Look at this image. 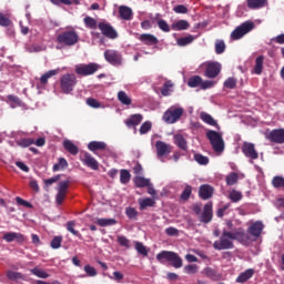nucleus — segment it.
Returning <instances> with one entry per match:
<instances>
[{"mask_svg": "<svg viewBox=\"0 0 284 284\" xmlns=\"http://www.w3.org/2000/svg\"><path fill=\"white\" fill-rule=\"evenodd\" d=\"M234 241H239V243L245 245V243L250 241V235L245 233L244 229L241 227L234 230L233 232L223 230L220 240L213 243V247L219 252L223 250H234Z\"/></svg>", "mask_w": 284, "mask_h": 284, "instance_id": "nucleus-1", "label": "nucleus"}, {"mask_svg": "<svg viewBox=\"0 0 284 284\" xmlns=\"http://www.w3.org/2000/svg\"><path fill=\"white\" fill-rule=\"evenodd\" d=\"M156 261L162 265H165V263H171L172 267H175V270L183 267V258L179 256V253L172 251H162L158 253Z\"/></svg>", "mask_w": 284, "mask_h": 284, "instance_id": "nucleus-2", "label": "nucleus"}, {"mask_svg": "<svg viewBox=\"0 0 284 284\" xmlns=\"http://www.w3.org/2000/svg\"><path fill=\"white\" fill-rule=\"evenodd\" d=\"M206 139H209L214 152H223L225 150V142L221 133L210 130L206 132Z\"/></svg>", "mask_w": 284, "mask_h": 284, "instance_id": "nucleus-3", "label": "nucleus"}, {"mask_svg": "<svg viewBox=\"0 0 284 284\" xmlns=\"http://www.w3.org/2000/svg\"><path fill=\"white\" fill-rule=\"evenodd\" d=\"M77 85V75L74 73L63 74L60 79V88L64 94H70Z\"/></svg>", "mask_w": 284, "mask_h": 284, "instance_id": "nucleus-4", "label": "nucleus"}, {"mask_svg": "<svg viewBox=\"0 0 284 284\" xmlns=\"http://www.w3.org/2000/svg\"><path fill=\"white\" fill-rule=\"evenodd\" d=\"M254 28H255L254 22L245 21L232 31L231 39L233 41H239V39H243L245 34H248V32H252Z\"/></svg>", "mask_w": 284, "mask_h": 284, "instance_id": "nucleus-5", "label": "nucleus"}, {"mask_svg": "<svg viewBox=\"0 0 284 284\" xmlns=\"http://www.w3.org/2000/svg\"><path fill=\"white\" fill-rule=\"evenodd\" d=\"M57 42L62 45H77L79 43V34L75 31H63L57 36Z\"/></svg>", "mask_w": 284, "mask_h": 284, "instance_id": "nucleus-6", "label": "nucleus"}, {"mask_svg": "<svg viewBox=\"0 0 284 284\" xmlns=\"http://www.w3.org/2000/svg\"><path fill=\"white\" fill-rule=\"evenodd\" d=\"M183 116V108L171 106L163 114V121L172 124Z\"/></svg>", "mask_w": 284, "mask_h": 284, "instance_id": "nucleus-7", "label": "nucleus"}, {"mask_svg": "<svg viewBox=\"0 0 284 284\" xmlns=\"http://www.w3.org/2000/svg\"><path fill=\"white\" fill-rule=\"evenodd\" d=\"M104 59L111 65H123V55L121 52L114 49H108L104 51Z\"/></svg>", "mask_w": 284, "mask_h": 284, "instance_id": "nucleus-8", "label": "nucleus"}, {"mask_svg": "<svg viewBox=\"0 0 284 284\" xmlns=\"http://www.w3.org/2000/svg\"><path fill=\"white\" fill-rule=\"evenodd\" d=\"M101 65L98 63H89V64H80L75 67V74H79L80 77H90L94 74Z\"/></svg>", "mask_w": 284, "mask_h": 284, "instance_id": "nucleus-9", "label": "nucleus"}, {"mask_svg": "<svg viewBox=\"0 0 284 284\" xmlns=\"http://www.w3.org/2000/svg\"><path fill=\"white\" fill-rule=\"evenodd\" d=\"M98 28L101 31V34L106 39H119V32H116V29H114L112 24L108 22H99Z\"/></svg>", "mask_w": 284, "mask_h": 284, "instance_id": "nucleus-10", "label": "nucleus"}, {"mask_svg": "<svg viewBox=\"0 0 284 284\" xmlns=\"http://www.w3.org/2000/svg\"><path fill=\"white\" fill-rule=\"evenodd\" d=\"M68 187H70V180H65L59 183L58 194L55 196V201L58 205H62L65 196L68 194Z\"/></svg>", "mask_w": 284, "mask_h": 284, "instance_id": "nucleus-11", "label": "nucleus"}, {"mask_svg": "<svg viewBox=\"0 0 284 284\" xmlns=\"http://www.w3.org/2000/svg\"><path fill=\"white\" fill-rule=\"evenodd\" d=\"M242 152L246 159H251L252 161H256L258 159V152L254 146V143L244 142L242 145Z\"/></svg>", "mask_w": 284, "mask_h": 284, "instance_id": "nucleus-12", "label": "nucleus"}, {"mask_svg": "<svg viewBox=\"0 0 284 284\" xmlns=\"http://www.w3.org/2000/svg\"><path fill=\"white\" fill-rule=\"evenodd\" d=\"M263 230H265V224H263L261 221H256L251 223L247 229V233L254 239H258L261 234H263Z\"/></svg>", "mask_w": 284, "mask_h": 284, "instance_id": "nucleus-13", "label": "nucleus"}, {"mask_svg": "<svg viewBox=\"0 0 284 284\" xmlns=\"http://www.w3.org/2000/svg\"><path fill=\"white\" fill-rule=\"evenodd\" d=\"M217 74H221V63L210 62L205 69V77L207 79H216Z\"/></svg>", "mask_w": 284, "mask_h": 284, "instance_id": "nucleus-14", "label": "nucleus"}, {"mask_svg": "<svg viewBox=\"0 0 284 284\" xmlns=\"http://www.w3.org/2000/svg\"><path fill=\"white\" fill-rule=\"evenodd\" d=\"M267 139L272 142V143H280L283 144L284 143V129H274L268 133Z\"/></svg>", "mask_w": 284, "mask_h": 284, "instance_id": "nucleus-15", "label": "nucleus"}, {"mask_svg": "<svg viewBox=\"0 0 284 284\" xmlns=\"http://www.w3.org/2000/svg\"><path fill=\"white\" fill-rule=\"evenodd\" d=\"M155 150H156L158 156H168V154H170V152H172V145H170L163 141H156Z\"/></svg>", "mask_w": 284, "mask_h": 284, "instance_id": "nucleus-16", "label": "nucleus"}, {"mask_svg": "<svg viewBox=\"0 0 284 284\" xmlns=\"http://www.w3.org/2000/svg\"><path fill=\"white\" fill-rule=\"evenodd\" d=\"M212 202H209L204 205L203 212L199 216L201 223H210L212 221Z\"/></svg>", "mask_w": 284, "mask_h": 284, "instance_id": "nucleus-17", "label": "nucleus"}, {"mask_svg": "<svg viewBox=\"0 0 284 284\" xmlns=\"http://www.w3.org/2000/svg\"><path fill=\"white\" fill-rule=\"evenodd\" d=\"M81 161L84 165H87V168H90V170H99V161H97L92 154L84 153Z\"/></svg>", "mask_w": 284, "mask_h": 284, "instance_id": "nucleus-18", "label": "nucleus"}, {"mask_svg": "<svg viewBox=\"0 0 284 284\" xmlns=\"http://www.w3.org/2000/svg\"><path fill=\"white\" fill-rule=\"evenodd\" d=\"M139 41L141 43H144V45H158L159 44V38L152 33H142L139 37Z\"/></svg>", "mask_w": 284, "mask_h": 284, "instance_id": "nucleus-19", "label": "nucleus"}, {"mask_svg": "<svg viewBox=\"0 0 284 284\" xmlns=\"http://www.w3.org/2000/svg\"><path fill=\"white\" fill-rule=\"evenodd\" d=\"M2 239L7 243H12L13 241H17L18 243H23V241H26L23 234L17 232H7L3 234Z\"/></svg>", "mask_w": 284, "mask_h": 284, "instance_id": "nucleus-20", "label": "nucleus"}, {"mask_svg": "<svg viewBox=\"0 0 284 284\" xmlns=\"http://www.w3.org/2000/svg\"><path fill=\"white\" fill-rule=\"evenodd\" d=\"M212 194H214V187L210 184H203L200 186L199 196L203 199V201H207V199H212Z\"/></svg>", "mask_w": 284, "mask_h": 284, "instance_id": "nucleus-21", "label": "nucleus"}, {"mask_svg": "<svg viewBox=\"0 0 284 284\" xmlns=\"http://www.w3.org/2000/svg\"><path fill=\"white\" fill-rule=\"evenodd\" d=\"M119 14H120V19H122L123 21H132L134 17V12L132 11V8L128 6H120Z\"/></svg>", "mask_w": 284, "mask_h": 284, "instance_id": "nucleus-22", "label": "nucleus"}, {"mask_svg": "<svg viewBox=\"0 0 284 284\" xmlns=\"http://www.w3.org/2000/svg\"><path fill=\"white\" fill-rule=\"evenodd\" d=\"M202 274L206 276V278H210L211 281H221V274L219 271L207 266L202 271Z\"/></svg>", "mask_w": 284, "mask_h": 284, "instance_id": "nucleus-23", "label": "nucleus"}, {"mask_svg": "<svg viewBox=\"0 0 284 284\" xmlns=\"http://www.w3.org/2000/svg\"><path fill=\"white\" fill-rule=\"evenodd\" d=\"M246 6L250 10H261L267 6V0H246Z\"/></svg>", "mask_w": 284, "mask_h": 284, "instance_id": "nucleus-24", "label": "nucleus"}, {"mask_svg": "<svg viewBox=\"0 0 284 284\" xmlns=\"http://www.w3.org/2000/svg\"><path fill=\"white\" fill-rule=\"evenodd\" d=\"M63 148L69 152V154H72L73 156H77L79 154V146L73 144L70 140L63 141Z\"/></svg>", "mask_w": 284, "mask_h": 284, "instance_id": "nucleus-25", "label": "nucleus"}, {"mask_svg": "<svg viewBox=\"0 0 284 284\" xmlns=\"http://www.w3.org/2000/svg\"><path fill=\"white\" fill-rule=\"evenodd\" d=\"M60 70L59 69H53L47 71L44 74L41 75L40 78V83L41 85H48L49 79H52V77H57L59 74Z\"/></svg>", "mask_w": 284, "mask_h": 284, "instance_id": "nucleus-26", "label": "nucleus"}, {"mask_svg": "<svg viewBox=\"0 0 284 284\" xmlns=\"http://www.w3.org/2000/svg\"><path fill=\"white\" fill-rule=\"evenodd\" d=\"M252 276H254V270L247 268L246 271H244L237 276L236 283H247V281H250Z\"/></svg>", "mask_w": 284, "mask_h": 284, "instance_id": "nucleus-27", "label": "nucleus"}, {"mask_svg": "<svg viewBox=\"0 0 284 284\" xmlns=\"http://www.w3.org/2000/svg\"><path fill=\"white\" fill-rule=\"evenodd\" d=\"M141 121H143L142 114H133L125 121V124L128 125V128H134L136 125H140Z\"/></svg>", "mask_w": 284, "mask_h": 284, "instance_id": "nucleus-28", "label": "nucleus"}, {"mask_svg": "<svg viewBox=\"0 0 284 284\" xmlns=\"http://www.w3.org/2000/svg\"><path fill=\"white\" fill-rule=\"evenodd\" d=\"M173 139L175 145H178L180 150H183L184 152L187 151V141L182 134H175Z\"/></svg>", "mask_w": 284, "mask_h": 284, "instance_id": "nucleus-29", "label": "nucleus"}, {"mask_svg": "<svg viewBox=\"0 0 284 284\" xmlns=\"http://www.w3.org/2000/svg\"><path fill=\"white\" fill-rule=\"evenodd\" d=\"M108 148V144L105 142H100V141H91L88 144V150L90 152H97L98 150H105Z\"/></svg>", "mask_w": 284, "mask_h": 284, "instance_id": "nucleus-30", "label": "nucleus"}, {"mask_svg": "<svg viewBox=\"0 0 284 284\" xmlns=\"http://www.w3.org/2000/svg\"><path fill=\"white\" fill-rule=\"evenodd\" d=\"M200 119L204 121L206 125H212L213 128L219 126V123L216 122V120H214V118L206 112L200 113Z\"/></svg>", "mask_w": 284, "mask_h": 284, "instance_id": "nucleus-31", "label": "nucleus"}, {"mask_svg": "<svg viewBox=\"0 0 284 284\" xmlns=\"http://www.w3.org/2000/svg\"><path fill=\"white\" fill-rule=\"evenodd\" d=\"M190 28V22L187 20H179L171 24V29L175 31L187 30Z\"/></svg>", "mask_w": 284, "mask_h": 284, "instance_id": "nucleus-32", "label": "nucleus"}, {"mask_svg": "<svg viewBox=\"0 0 284 284\" xmlns=\"http://www.w3.org/2000/svg\"><path fill=\"white\" fill-rule=\"evenodd\" d=\"M155 201L152 197H145L139 200L140 210H146V207H154Z\"/></svg>", "mask_w": 284, "mask_h": 284, "instance_id": "nucleus-33", "label": "nucleus"}, {"mask_svg": "<svg viewBox=\"0 0 284 284\" xmlns=\"http://www.w3.org/2000/svg\"><path fill=\"white\" fill-rule=\"evenodd\" d=\"M75 225H77V222H75V221H69V222H67L65 227H67V230H68L71 234H73V236H77V237L80 239V241H83V235H81V234L79 233V231L74 230V226H75Z\"/></svg>", "mask_w": 284, "mask_h": 284, "instance_id": "nucleus-34", "label": "nucleus"}, {"mask_svg": "<svg viewBox=\"0 0 284 284\" xmlns=\"http://www.w3.org/2000/svg\"><path fill=\"white\" fill-rule=\"evenodd\" d=\"M201 83H203L201 75H193L187 80L189 88H201Z\"/></svg>", "mask_w": 284, "mask_h": 284, "instance_id": "nucleus-35", "label": "nucleus"}, {"mask_svg": "<svg viewBox=\"0 0 284 284\" xmlns=\"http://www.w3.org/2000/svg\"><path fill=\"white\" fill-rule=\"evenodd\" d=\"M133 183L135 187H150V180L143 176H135Z\"/></svg>", "mask_w": 284, "mask_h": 284, "instance_id": "nucleus-36", "label": "nucleus"}, {"mask_svg": "<svg viewBox=\"0 0 284 284\" xmlns=\"http://www.w3.org/2000/svg\"><path fill=\"white\" fill-rule=\"evenodd\" d=\"M118 101H120L122 105H132V99L128 97V93H125V91L118 92Z\"/></svg>", "mask_w": 284, "mask_h": 284, "instance_id": "nucleus-37", "label": "nucleus"}, {"mask_svg": "<svg viewBox=\"0 0 284 284\" xmlns=\"http://www.w3.org/2000/svg\"><path fill=\"white\" fill-rule=\"evenodd\" d=\"M30 272L38 278H50V274H48V272L43 271V268H40L39 266L31 268Z\"/></svg>", "mask_w": 284, "mask_h": 284, "instance_id": "nucleus-38", "label": "nucleus"}, {"mask_svg": "<svg viewBox=\"0 0 284 284\" xmlns=\"http://www.w3.org/2000/svg\"><path fill=\"white\" fill-rule=\"evenodd\" d=\"M265 61V57L260 55L255 59V67L254 72L255 74H262L263 73V63Z\"/></svg>", "mask_w": 284, "mask_h": 284, "instance_id": "nucleus-39", "label": "nucleus"}, {"mask_svg": "<svg viewBox=\"0 0 284 284\" xmlns=\"http://www.w3.org/2000/svg\"><path fill=\"white\" fill-rule=\"evenodd\" d=\"M272 185L275 190H284V178L281 175H276L272 180Z\"/></svg>", "mask_w": 284, "mask_h": 284, "instance_id": "nucleus-40", "label": "nucleus"}, {"mask_svg": "<svg viewBox=\"0 0 284 284\" xmlns=\"http://www.w3.org/2000/svg\"><path fill=\"white\" fill-rule=\"evenodd\" d=\"M130 179H132L130 171L122 169L120 171V183H122V185H128V182L130 181Z\"/></svg>", "mask_w": 284, "mask_h": 284, "instance_id": "nucleus-41", "label": "nucleus"}, {"mask_svg": "<svg viewBox=\"0 0 284 284\" xmlns=\"http://www.w3.org/2000/svg\"><path fill=\"white\" fill-rule=\"evenodd\" d=\"M68 168V160L65 158H60L58 163L53 165V172H59L60 170H65Z\"/></svg>", "mask_w": 284, "mask_h": 284, "instance_id": "nucleus-42", "label": "nucleus"}, {"mask_svg": "<svg viewBox=\"0 0 284 284\" xmlns=\"http://www.w3.org/2000/svg\"><path fill=\"white\" fill-rule=\"evenodd\" d=\"M97 225L100 227H108L109 225H116V220L114 219H98Z\"/></svg>", "mask_w": 284, "mask_h": 284, "instance_id": "nucleus-43", "label": "nucleus"}, {"mask_svg": "<svg viewBox=\"0 0 284 284\" xmlns=\"http://www.w3.org/2000/svg\"><path fill=\"white\" fill-rule=\"evenodd\" d=\"M7 278H9V281H23L24 276L19 272L7 271Z\"/></svg>", "mask_w": 284, "mask_h": 284, "instance_id": "nucleus-44", "label": "nucleus"}, {"mask_svg": "<svg viewBox=\"0 0 284 284\" xmlns=\"http://www.w3.org/2000/svg\"><path fill=\"white\" fill-rule=\"evenodd\" d=\"M239 183V173L231 172L226 175V185H236Z\"/></svg>", "mask_w": 284, "mask_h": 284, "instance_id": "nucleus-45", "label": "nucleus"}, {"mask_svg": "<svg viewBox=\"0 0 284 284\" xmlns=\"http://www.w3.org/2000/svg\"><path fill=\"white\" fill-rule=\"evenodd\" d=\"M85 28L90 30H97V20L90 16L83 19Z\"/></svg>", "mask_w": 284, "mask_h": 284, "instance_id": "nucleus-46", "label": "nucleus"}, {"mask_svg": "<svg viewBox=\"0 0 284 284\" xmlns=\"http://www.w3.org/2000/svg\"><path fill=\"white\" fill-rule=\"evenodd\" d=\"M229 199L232 201V203H239L243 199V193L236 190H232L230 192Z\"/></svg>", "mask_w": 284, "mask_h": 284, "instance_id": "nucleus-47", "label": "nucleus"}, {"mask_svg": "<svg viewBox=\"0 0 284 284\" xmlns=\"http://www.w3.org/2000/svg\"><path fill=\"white\" fill-rule=\"evenodd\" d=\"M193 41H194V37L187 36V37L178 39L176 43L178 45H180V48H184V45H190V43H192Z\"/></svg>", "mask_w": 284, "mask_h": 284, "instance_id": "nucleus-48", "label": "nucleus"}, {"mask_svg": "<svg viewBox=\"0 0 284 284\" xmlns=\"http://www.w3.org/2000/svg\"><path fill=\"white\" fill-rule=\"evenodd\" d=\"M194 159L199 165H207L210 163V158L201 153L194 154Z\"/></svg>", "mask_w": 284, "mask_h": 284, "instance_id": "nucleus-49", "label": "nucleus"}, {"mask_svg": "<svg viewBox=\"0 0 284 284\" xmlns=\"http://www.w3.org/2000/svg\"><path fill=\"white\" fill-rule=\"evenodd\" d=\"M18 145L20 148H30V145H34V139L22 138L18 141Z\"/></svg>", "mask_w": 284, "mask_h": 284, "instance_id": "nucleus-50", "label": "nucleus"}, {"mask_svg": "<svg viewBox=\"0 0 284 284\" xmlns=\"http://www.w3.org/2000/svg\"><path fill=\"white\" fill-rule=\"evenodd\" d=\"M225 41L223 40H216L215 41V54H223L225 52Z\"/></svg>", "mask_w": 284, "mask_h": 284, "instance_id": "nucleus-51", "label": "nucleus"}, {"mask_svg": "<svg viewBox=\"0 0 284 284\" xmlns=\"http://www.w3.org/2000/svg\"><path fill=\"white\" fill-rule=\"evenodd\" d=\"M190 196H192V186L186 185L185 189L183 190V192L180 195L181 201H189Z\"/></svg>", "mask_w": 284, "mask_h": 284, "instance_id": "nucleus-52", "label": "nucleus"}, {"mask_svg": "<svg viewBox=\"0 0 284 284\" xmlns=\"http://www.w3.org/2000/svg\"><path fill=\"white\" fill-rule=\"evenodd\" d=\"M170 88H174V84L172 83V81L168 80V81L163 84V87H162V89H161V94H162L163 97H169V95H170Z\"/></svg>", "mask_w": 284, "mask_h": 284, "instance_id": "nucleus-53", "label": "nucleus"}, {"mask_svg": "<svg viewBox=\"0 0 284 284\" xmlns=\"http://www.w3.org/2000/svg\"><path fill=\"white\" fill-rule=\"evenodd\" d=\"M0 26L2 28H10V26H12V20L6 17V14H3L2 12H0Z\"/></svg>", "mask_w": 284, "mask_h": 284, "instance_id": "nucleus-54", "label": "nucleus"}, {"mask_svg": "<svg viewBox=\"0 0 284 284\" xmlns=\"http://www.w3.org/2000/svg\"><path fill=\"white\" fill-rule=\"evenodd\" d=\"M236 79L235 78H227L224 81V88H227V90H234V88H236Z\"/></svg>", "mask_w": 284, "mask_h": 284, "instance_id": "nucleus-55", "label": "nucleus"}, {"mask_svg": "<svg viewBox=\"0 0 284 284\" xmlns=\"http://www.w3.org/2000/svg\"><path fill=\"white\" fill-rule=\"evenodd\" d=\"M125 214L128 219L136 221V216H139V212L134 207H126Z\"/></svg>", "mask_w": 284, "mask_h": 284, "instance_id": "nucleus-56", "label": "nucleus"}, {"mask_svg": "<svg viewBox=\"0 0 284 284\" xmlns=\"http://www.w3.org/2000/svg\"><path fill=\"white\" fill-rule=\"evenodd\" d=\"M150 130H152V122L145 121L140 126V134H148V132H150Z\"/></svg>", "mask_w": 284, "mask_h": 284, "instance_id": "nucleus-57", "label": "nucleus"}, {"mask_svg": "<svg viewBox=\"0 0 284 284\" xmlns=\"http://www.w3.org/2000/svg\"><path fill=\"white\" fill-rule=\"evenodd\" d=\"M158 28H160V30H162V32H170V24L163 20V19H159L158 20Z\"/></svg>", "mask_w": 284, "mask_h": 284, "instance_id": "nucleus-58", "label": "nucleus"}, {"mask_svg": "<svg viewBox=\"0 0 284 284\" xmlns=\"http://www.w3.org/2000/svg\"><path fill=\"white\" fill-rule=\"evenodd\" d=\"M135 250L136 252H139V254H142V256H148V248L145 247V245H143V243L136 242Z\"/></svg>", "mask_w": 284, "mask_h": 284, "instance_id": "nucleus-59", "label": "nucleus"}, {"mask_svg": "<svg viewBox=\"0 0 284 284\" xmlns=\"http://www.w3.org/2000/svg\"><path fill=\"white\" fill-rule=\"evenodd\" d=\"M62 242H63V237H61V236L53 237L51 241L52 250H59V247H61Z\"/></svg>", "mask_w": 284, "mask_h": 284, "instance_id": "nucleus-60", "label": "nucleus"}, {"mask_svg": "<svg viewBox=\"0 0 284 284\" xmlns=\"http://www.w3.org/2000/svg\"><path fill=\"white\" fill-rule=\"evenodd\" d=\"M84 272H85L87 275H89L91 277H94L98 274L97 268H94V266H92L90 264H87L84 266Z\"/></svg>", "mask_w": 284, "mask_h": 284, "instance_id": "nucleus-61", "label": "nucleus"}, {"mask_svg": "<svg viewBox=\"0 0 284 284\" xmlns=\"http://www.w3.org/2000/svg\"><path fill=\"white\" fill-rule=\"evenodd\" d=\"M184 272L186 274H196L199 272V265L196 264H189L184 267Z\"/></svg>", "mask_w": 284, "mask_h": 284, "instance_id": "nucleus-62", "label": "nucleus"}, {"mask_svg": "<svg viewBox=\"0 0 284 284\" xmlns=\"http://www.w3.org/2000/svg\"><path fill=\"white\" fill-rule=\"evenodd\" d=\"M173 10L176 12V14H187V7L184 4H178L173 8Z\"/></svg>", "mask_w": 284, "mask_h": 284, "instance_id": "nucleus-63", "label": "nucleus"}, {"mask_svg": "<svg viewBox=\"0 0 284 284\" xmlns=\"http://www.w3.org/2000/svg\"><path fill=\"white\" fill-rule=\"evenodd\" d=\"M87 104L90 108H101V103L97 99H94V98L87 99Z\"/></svg>", "mask_w": 284, "mask_h": 284, "instance_id": "nucleus-64", "label": "nucleus"}]
</instances>
